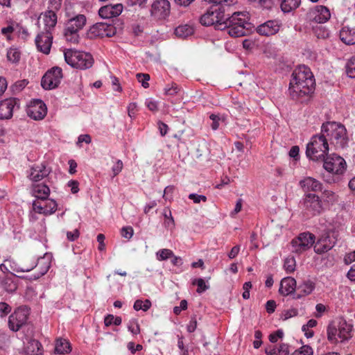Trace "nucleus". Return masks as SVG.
Segmentation results:
<instances>
[{
	"label": "nucleus",
	"mask_w": 355,
	"mask_h": 355,
	"mask_svg": "<svg viewBox=\"0 0 355 355\" xmlns=\"http://www.w3.org/2000/svg\"><path fill=\"white\" fill-rule=\"evenodd\" d=\"M315 82L311 69L302 65L296 68L289 83L288 93L292 99L303 102L315 91Z\"/></svg>",
	"instance_id": "nucleus-1"
},
{
	"label": "nucleus",
	"mask_w": 355,
	"mask_h": 355,
	"mask_svg": "<svg viewBox=\"0 0 355 355\" xmlns=\"http://www.w3.org/2000/svg\"><path fill=\"white\" fill-rule=\"evenodd\" d=\"M211 6L200 19L202 25L209 26L214 25L216 28L223 27L230 8L237 3V0H205Z\"/></svg>",
	"instance_id": "nucleus-2"
},
{
	"label": "nucleus",
	"mask_w": 355,
	"mask_h": 355,
	"mask_svg": "<svg viewBox=\"0 0 355 355\" xmlns=\"http://www.w3.org/2000/svg\"><path fill=\"white\" fill-rule=\"evenodd\" d=\"M250 18L247 12H234L227 13V17L224 21L223 27L219 26L220 30H226L227 33L234 37L245 35L248 33Z\"/></svg>",
	"instance_id": "nucleus-3"
},
{
	"label": "nucleus",
	"mask_w": 355,
	"mask_h": 355,
	"mask_svg": "<svg viewBox=\"0 0 355 355\" xmlns=\"http://www.w3.org/2000/svg\"><path fill=\"white\" fill-rule=\"evenodd\" d=\"M321 129L327 141L334 145L336 149H344L348 146L349 138L347 130L343 124L335 121H327L322 123Z\"/></svg>",
	"instance_id": "nucleus-4"
},
{
	"label": "nucleus",
	"mask_w": 355,
	"mask_h": 355,
	"mask_svg": "<svg viewBox=\"0 0 355 355\" xmlns=\"http://www.w3.org/2000/svg\"><path fill=\"white\" fill-rule=\"evenodd\" d=\"M322 160L324 162V168L329 173L327 175H323L324 181L329 184L341 181L347 168L345 160L336 154H331Z\"/></svg>",
	"instance_id": "nucleus-5"
},
{
	"label": "nucleus",
	"mask_w": 355,
	"mask_h": 355,
	"mask_svg": "<svg viewBox=\"0 0 355 355\" xmlns=\"http://www.w3.org/2000/svg\"><path fill=\"white\" fill-rule=\"evenodd\" d=\"M329 152L327 138L321 131L320 134L313 135L306 145V155L313 161L324 159Z\"/></svg>",
	"instance_id": "nucleus-6"
},
{
	"label": "nucleus",
	"mask_w": 355,
	"mask_h": 355,
	"mask_svg": "<svg viewBox=\"0 0 355 355\" xmlns=\"http://www.w3.org/2000/svg\"><path fill=\"white\" fill-rule=\"evenodd\" d=\"M352 324L347 322L343 318H340L337 322H334L328 325L327 329V339L331 343H337L338 338L340 342H344L352 336Z\"/></svg>",
	"instance_id": "nucleus-7"
},
{
	"label": "nucleus",
	"mask_w": 355,
	"mask_h": 355,
	"mask_svg": "<svg viewBox=\"0 0 355 355\" xmlns=\"http://www.w3.org/2000/svg\"><path fill=\"white\" fill-rule=\"evenodd\" d=\"M66 62L73 68L86 70L90 69L94 62L91 53L73 49H67L64 52Z\"/></svg>",
	"instance_id": "nucleus-8"
},
{
	"label": "nucleus",
	"mask_w": 355,
	"mask_h": 355,
	"mask_svg": "<svg viewBox=\"0 0 355 355\" xmlns=\"http://www.w3.org/2000/svg\"><path fill=\"white\" fill-rule=\"evenodd\" d=\"M322 201L320 197L311 193L305 194L300 202L302 212L307 218H311L322 213Z\"/></svg>",
	"instance_id": "nucleus-9"
},
{
	"label": "nucleus",
	"mask_w": 355,
	"mask_h": 355,
	"mask_svg": "<svg viewBox=\"0 0 355 355\" xmlns=\"http://www.w3.org/2000/svg\"><path fill=\"white\" fill-rule=\"evenodd\" d=\"M30 309L26 306H21L15 309L14 312L8 318V327L14 331H18L27 323Z\"/></svg>",
	"instance_id": "nucleus-10"
},
{
	"label": "nucleus",
	"mask_w": 355,
	"mask_h": 355,
	"mask_svg": "<svg viewBox=\"0 0 355 355\" xmlns=\"http://www.w3.org/2000/svg\"><path fill=\"white\" fill-rule=\"evenodd\" d=\"M62 78V70L60 67H54L47 71L42 78L41 85L45 89L57 87Z\"/></svg>",
	"instance_id": "nucleus-11"
},
{
	"label": "nucleus",
	"mask_w": 355,
	"mask_h": 355,
	"mask_svg": "<svg viewBox=\"0 0 355 355\" xmlns=\"http://www.w3.org/2000/svg\"><path fill=\"white\" fill-rule=\"evenodd\" d=\"M116 33V27L106 23H96L90 27L88 35L90 37H112Z\"/></svg>",
	"instance_id": "nucleus-12"
},
{
	"label": "nucleus",
	"mask_w": 355,
	"mask_h": 355,
	"mask_svg": "<svg viewBox=\"0 0 355 355\" xmlns=\"http://www.w3.org/2000/svg\"><path fill=\"white\" fill-rule=\"evenodd\" d=\"M47 114V107L45 103L40 99L31 101L27 108V114L31 119L38 121L43 119Z\"/></svg>",
	"instance_id": "nucleus-13"
},
{
	"label": "nucleus",
	"mask_w": 355,
	"mask_h": 355,
	"mask_svg": "<svg viewBox=\"0 0 355 355\" xmlns=\"http://www.w3.org/2000/svg\"><path fill=\"white\" fill-rule=\"evenodd\" d=\"M35 44L39 51L48 55L53 43V35L50 31H42L35 37Z\"/></svg>",
	"instance_id": "nucleus-14"
},
{
	"label": "nucleus",
	"mask_w": 355,
	"mask_h": 355,
	"mask_svg": "<svg viewBox=\"0 0 355 355\" xmlns=\"http://www.w3.org/2000/svg\"><path fill=\"white\" fill-rule=\"evenodd\" d=\"M58 208V204L53 199H48L45 203L42 205L40 200H35L32 203L33 211L35 213L49 216L54 214Z\"/></svg>",
	"instance_id": "nucleus-15"
},
{
	"label": "nucleus",
	"mask_w": 355,
	"mask_h": 355,
	"mask_svg": "<svg viewBox=\"0 0 355 355\" xmlns=\"http://www.w3.org/2000/svg\"><path fill=\"white\" fill-rule=\"evenodd\" d=\"M51 173V169L44 163L33 164L27 171V177L32 182L36 183L46 178Z\"/></svg>",
	"instance_id": "nucleus-16"
},
{
	"label": "nucleus",
	"mask_w": 355,
	"mask_h": 355,
	"mask_svg": "<svg viewBox=\"0 0 355 355\" xmlns=\"http://www.w3.org/2000/svg\"><path fill=\"white\" fill-rule=\"evenodd\" d=\"M336 239L329 232L322 234L314 245L315 253L321 254L330 250L335 245Z\"/></svg>",
	"instance_id": "nucleus-17"
},
{
	"label": "nucleus",
	"mask_w": 355,
	"mask_h": 355,
	"mask_svg": "<svg viewBox=\"0 0 355 355\" xmlns=\"http://www.w3.org/2000/svg\"><path fill=\"white\" fill-rule=\"evenodd\" d=\"M309 15L310 20L318 24L325 23L331 17L329 10L326 6L321 5L315 6Z\"/></svg>",
	"instance_id": "nucleus-18"
},
{
	"label": "nucleus",
	"mask_w": 355,
	"mask_h": 355,
	"mask_svg": "<svg viewBox=\"0 0 355 355\" xmlns=\"http://www.w3.org/2000/svg\"><path fill=\"white\" fill-rule=\"evenodd\" d=\"M170 12L171 4L168 0H156L151 7V14L159 19L166 18Z\"/></svg>",
	"instance_id": "nucleus-19"
},
{
	"label": "nucleus",
	"mask_w": 355,
	"mask_h": 355,
	"mask_svg": "<svg viewBox=\"0 0 355 355\" xmlns=\"http://www.w3.org/2000/svg\"><path fill=\"white\" fill-rule=\"evenodd\" d=\"M18 99L7 98L0 102V119H9L12 116L15 107H19Z\"/></svg>",
	"instance_id": "nucleus-20"
},
{
	"label": "nucleus",
	"mask_w": 355,
	"mask_h": 355,
	"mask_svg": "<svg viewBox=\"0 0 355 355\" xmlns=\"http://www.w3.org/2000/svg\"><path fill=\"white\" fill-rule=\"evenodd\" d=\"M123 9L121 3L108 4L102 6L98 10V15L103 19H111L119 16Z\"/></svg>",
	"instance_id": "nucleus-21"
},
{
	"label": "nucleus",
	"mask_w": 355,
	"mask_h": 355,
	"mask_svg": "<svg viewBox=\"0 0 355 355\" xmlns=\"http://www.w3.org/2000/svg\"><path fill=\"white\" fill-rule=\"evenodd\" d=\"M280 23L277 20H268L257 28V32L264 36H270L276 34L280 28Z\"/></svg>",
	"instance_id": "nucleus-22"
},
{
	"label": "nucleus",
	"mask_w": 355,
	"mask_h": 355,
	"mask_svg": "<svg viewBox=\"0 0 355 355\" xmlns=\"http://www.w3.org/2000/svg\"><path fill=\"white\" fill-rule=\"evenodd\" d=\"M315 288V284L311 279L304 280L301 284L297 286V291L293 295L294 299H300L306 297L314 291Z\"/></svg>",
	"instance_id": "nucleus-23"
},
{
	"label": "nucleus",
	"mask_w": 355,
	"mask_h": 355,
	"mask_svg": "<svg viewBox=\"0 0 355 355\" xmlns=\"http://www.w3.org/2000/svg\"><path fill=\"white\" fill-rule=\"evenodd\" d=\"M34 268H38L40 270L37 275H33V279H37L44 275L48 272L49 269L50 268V262L46 261L44 258H41L38 259L37 263L35 266H31V268L19 267L16 269V271L29 272Z\"/></svg>",
	"instance_id": "nucleus-24"
},
{
	"label": "nucleus",
	"mask_w": 355,
	"mask_h": 355,
	"mask_svg": "<svg viewBox=\"0 0 355 355\" xmlns=\"http://www.w3.org/2000/svg\"><path fill=\"white\" fill-rule=\"evenodd\" d=\"M50 189L45 184L34 183L31 186L32 196L36 198L35 200L45 201L49 199Z\"/></svg>",
	"instance_id": "nucleus-25"
},
{
	"label": "nucleus",
	"mask_w": 355,
	"mask_h": 355,
	"mask_svg": "<svg viewBox=\"0 0 355 355\" xmlns=\"http://www.w3.org/2000/svg\"><path fill=\"white\" fill-rule=\"evenodd\" d=\"M295 290H297V284L293 277H286L282 279L279 288L281 295L287 296L292 293L294 294Z\"/></svg>",
	"instance_id": "nucleus-26"
},
{
	"label": "nucleus",
	"mask_w": 355,
	"mask_h": 355,
	"mask_svg": "<svg viewBox=\"0 0 355 355\" xmlns=\"http://www.w3.org/2000/svg\"><path fill=\"white\" fill-rule=\"evenodd\" d=\"M40 17H42L44 31H50L52 33V31L54 29L58 21L56 12L53 10H47L41 13Z\"/></svg>",
	"instance_id": "nucleus-27"
},
{
	"label": "nucleus",
	"mask_w": 355,
	"mask_h": 355,
	"mask_svg": "<svg viewBox=\"0 0 355 355\" xmlns=\"http://www.w3.org/2000/svg\"><path fill=\"white\" fill-rule=\"evenodd\" d=\"M300 185L304 191H319L322 189V184L318 180L306 177L300 181Z\"/></svg>",
	"instance_id": "nucleus-28"
},
{
	"label": "nucleus",
	"mask_w": 355,
	"mask_h": 355,
	"mask_svg": "<svg viewBox=\"0 0 355 355\" xmlns=\"http://www.w3.org/2000/svg\"><path fill=\"white\" fill-rule=\"evenodd\" d=\"M86 17L84 15H77L74 17L69 19L66 23L65 27L71 30H74L75 32L79 33V31L83 28L86 24Z\"/></svg>",
	"instance_id": "nucleus-29"
},
{
	"label": "nucleus",
	"mask_w": 355,
	"mask_h": 355,
	"mask_svg": "<svg viewBox=\"0 0 355 355\" xmlns=\"http://www.w3.org/2000/svg\"><path fill=\"white\" fill-rule=\"evenodd\" d=\"M340 38L341 41L347 44H355V28L349 26H344L340 31Z\"/></svg>",
	"instance_id": "nucleus-30"
},
{
	"label": "nucleus",
	"mask_w": 355,
	"mask_h": 355,
	"mask_svg": "<svg viewBox=\"0 0 355 355\" xmlns=\"http://www.w3.org/2000/svg\"><path fill=\"white\" fill-rule=\"evenodd\" d=\"M0 286L7 292L12 293L17 290V286L14 282L12 275L3 274L0 276Z\"/></svg>",
	"instance_id": "nucleus-31"
},
{
	"label": "nucleus",
	"mask_w": 355,
	"mask_h": 355,
	"mask_svg": "<svg viewBox=\"0 0 355 355\" xmlns=\"http://www.w3.org/2000/svg\"><path fill=\"white\" fill-rule=\"evenodd\" d=\"M26 352L30 355H43V347L41 343L36 339H30Z\"/></svg>",
	"instance_id": "nucleus-32"
},
{
	"label": "nucleus",
	"mask_w": 355,
	"mask_h": 355,
	"mask_svg": "<svg viewBox=\"0 0 355 355\" xmlns=\"http://www.w3.org/2000/svg\"><path fill=\"white\" fill-rule=\"evenodd\" d=\"M55 353L58 354H68L71 351L70 343L62 338H57L55 343Z\"/></svg>",
	"instance_id": "nucleus-33"
},
{
	"label": "nucleus",
	"mask_w": 355,
	"mask_h": 355,
	"mask_svg": "<svg viewBox=\"0 0 355 355\" xmlns=\"http://www.w3.org/2000/svg\"><path fill=\"white\" fill-rule=\"evenodd\" d=\"M174 33L178 37L186 38L194 33V27L190 24L180 25L175 29Z\"/></svg>",
	"instance_id": "nucleus-34"
},
{
	"label": "nucleus",
	"mask_w": 355,
	"mask_h": 355,
	"mask_svg": "<svg viewBox=\"0 0 355 355\" xmlns=\"http://www.w3.org/2000/svg\"><path fill=\"white\" fill-rule=\"evenodd\" d=\"M301 0H282L281 8L284 12H290L296 9L300 5Z\"/></svg>",
	"instance_id": "nucleus-35"
},
{
	"label": "nucleus",
	"mask_w": 355,
	"mask_h": 355,
	"mask_svg": "<svg viewBox=\"0 0 355 355\" xmlns=\"http://www.w3.org/2000/svg\"><path fill=\"white\" fill-rule=\"evenodd\" d=\"M323 202L328 205H334L338 201V196L331 190H324L322 193Z\"/></svg>",
	"instance_id": "nucleus-36"
},
{
	"label": "nucleus",
	"mask_w": 355,
	"mask_h": 355,
	"mask_svg": "<svg viewBox=\"0 0 355 355\" xmlns=\"http://www.w3.org/2000/svg\"><path fill=\"white\" fill-rule=\"evenodd\" d=\"M291 248V251L297 254H301L309 250L306 245L303 243V241H301V239H300V236L292 240Z\"/></svg>",
	"instance_id": "nucleus-37"
},
{
	"label": "nucleus",
	"mask_w": 355,
	"mask_h": 355,
	"mask_svg": "<svg viewBox=\"0 0 355 355\" xmlns=\"http://www.w3.org/2000/svg\"><path fill=\"white\" fill-rule=\"evenodd\" d=\"M7 59L12 63H18L20 60L21 53L17 48L11 47L7 51Z\"/></svg>",
	"instance_id": "nucleus-38"
},
{
	"label": "nucleus",
	"mask_w": 355,
	"mask_h": 355,
	"mask_svg": "<svg viewBox=\"0 0 355 355\" xmlns=\"http://www.w3.org/2000/svg\"><path fill=\"white\" fill-rule=\"evenodd\" d=\"M163 215L165 218L164 226L171 230L173 229L175 227V221L168 207H166L164 209Z\"/></svg>",
	"instance_id": "nucleus-39"
},
{
	"label": "nucleus",
	"mask_w": 355,
	"mask_h": 355,
	"mask_svg": "<svg viewBox=\"0 0 355 355\" xmlns=\"http://www.w3.org/2000/svg\"><path fill=\"white\" fill-rule=\"evenodd\" d=\"M64 36L65 40L72 44H76L79 40V34L77 32H75L74 30H71L69 28H64Z\"/></svg>",
	"instance_id": "nucleus-40"
},
{
	"label": "nucleus",
	"mask_w": 355,
	"mask_h": 355,
	"mask_svg": "<svg viewBox=\"0 0 355 355\" xmlns=\"http://www.w3.org/2000/svg\"><path fill=\"white\" fill-rule=\"evenodd\" d=\"M300 239L308 249L311 248L315 242V236L309 232H303L299 234Z\"/></svg>",
	"instance_id": "nucleus-41"
},
{
	"label": "nucleus",
	"mask_w": 355,
	"mask_h": 355,
	"mask_svg": "<svg viewBox=\"0 0 355 355\" xmlns=\"http://www.w3.org/2000/svg\"><path fill=\"white\" fill-rule=\"evenodd\" d=\"M151 306V302L149 300L144 301L141 300H137L135 303L133 308L136 311L142 310L144 311H148Z\"/></svg>",
	"instance_id": "nucleus-42"
},
{
	"label": "nucleus",
	"mask_w": 355,
	"mask_h": 355,
	"mask_svg": "<svg viewBox=\"0 0 355 355\" xmlns=\"http://www.w3.org/2000/svg\"><path fill=\"white\" fill-rule=\"evenodd\" d=\"M173 252L170 249H161L156 252L157 259L159 261H166L173 257Z\"/></svg>",
	"instance_id": "nucleus-43"
},
{
	"label": "nucleus",
	"mask_w": 355,
	"mask_h": 355,
	"mask_svg": "<svg viewBox=\"0 0 355 355\" xmlns=\"http://www.w3.org/2000/svg\"><path fill=\"white\" fill-rule=\"evenodd\" d=\"M122 319L120 316H114L112 314L107 315L104 318V324L106 327L112 324L119 326L121 324Z\"/></svg>",
	"instance_id": "nucleus-44"
},
{
	"label": "nucleus",
	"mask_w": 355,
	"mask_h": 355,
	"mask_svg": "<svg viewBox=\"0 0 355 355\" xmlns=\"http://www.w3.org/2000/svg\"><path fill=\"white\" fill-rule=\"evenodd\" d=\"M295 259L293 257H288L285 259L284 268L287 273H292L295 270Z\"/></svg>",
	"instance_id": "nucleus-45"
},
{
	"label": "nucleus",
	"mask_w": 355,
	"mask_h": 355,
	"mask_svg": "<svg viewBox=\"0 0 355 355\" xmlns=\"http://www.w3.org/2000/svg\"><path fill=\"white\" fill-rule=\"evenodd\" d=\"M180 90V87L175 83L168 84L164 88V94L168 96H175Z\"/></svg>",
	"instance_id": "nucleus-46"
},
{
	"label": "nucleus",
	"mask_w": 355,
	"mask_h": 355,
	"mask_svg": "<svg viewBox=\"0 0 355 355\" xmlns=\"http://www.w3.org/2000/svg\"><path fill=\"white\" fill-rule=\"evenodd\" d=\"M346 73L349 78H355V56L351 58L346 64Z\"/></svg>",
	"instance_id": "nucleus-47"
},
{
	"label": "nucleus",
	"mask_w": 355,
	"mask_h": 355,
	"mask_svg": "<svg viewBox=\"0 0 355 355\" xmlns=\"http://www.w3.org/2000/svg\"><path fill=\"white\" fill-rule=\"evenodd\" d=\"M313 350L309 345H303L299 349L295 350L291 355H313Z\"/></svg>",
	"instance_id": "nucleus-48"
},
{
	"label": "nucleus",
	"mask_w": 355,
	"mask_h": 355,
	"mask_svg": "<svg viewBox=\"0 0 355 355\" xmlns=\"http://www.w3.org/2000/svg\"><path fill=\"white\" fill-rule=\"evenodd\" d=\"M193 285H197V293H202L209 288V286L206 285L205 280L202 278L196 279L193 281Z\"/></svg>",
	"instance_id": "nucleus-49"
},
{
	"label": "nucleus",
	"mask_w": 355,
	"mask_h": 355,
	"mask_svg": "<svg viewBox=\"0 0 355 355\" xmlns=\"http://www.w3.org/2000/svg\"><path fill=\"white\" fill-rule=\"evenodd\" d=\"M137 78L139 83H141V85L145 89L149 87L148 81L150 80V76L148 73H137Z\"/></svg>",
	"instance_id": "nucleus-50"
},
{
	"label": "nucleus",
	"mask_w": 355,
	"mask_h": 355,
	"mask_svg": "<svg viewBox=\"0 0 355 355\" xmlns=\"http://www.w3.org/2000/svg\"><path fill=\"white\" fill-rule=\"evenodd\" d=\"M12 311V307L5 302H0V316L5 318Z\"/></svg>",
	"instance_id": "nucleus-51"
},
{
	"label": "nucleus",
	"mask_w": 355,
	"mask_h": 355,
	"mask_svg": "<svg viewBox=\"0 0 355 355\" xmlns=\"http://www.w3.org/2000/svg\"><path fill=\"white\" fill-rule=\"evenodd\" d=\"M134 230L131 226L123 227L121 230V235L122 237L130 239L133 236Z\"/></svg>",
	"instance_id": "nucleus-52"
},
{
	"label": "nucleus",
	"mask_w": 355,
	"mask_h": 355,
	"mask_svg": "<svg viewBox=\"0 0 355 355\" xmlns=\"http://www.w3.org/2000/svg\"><path fill=\"white\" fill-rule=\"evenodd\" d=\"M128 329L133 335L140 334V327L137 320L130 321Z\"/></svg>",
	"instance_id": "nucleus-53"
},
{
	"label": "nucleus",
	"mask_w": 355,
	"mask_h": 355,
	"mask_svg": "<svg viewBox=\"0 0 355 355\" xmlns=\"http://www.w3.org/2000/svg\"><path fill=\"white\" fill-rule=\"evenodd\" d=\"M298 310L295 308H291L290 309L286 310L282 313V318L286 320L291 318L295 317L297 315Z\"/></svg>",
	"instance_id": "nucleus-54"
},
{
	"label": "nucleus",
	"mask_w": 355,
	"mask_h": 355,
	"mask_svg": "<svg viewBox=\"0 0 355 355\" xmlns=\"http://www.w3.org/2000/svg\"><path fill=\"white\" fill-rule=\"evenodd\" d=\"M123 167V162L121 159H118L113 166L112 167V171L113 173V177L116 176L118 174L121 173Z\"/></svg>",
	"instance_id": "nucleus-55"
},
{
	"label": "nucleus",
	"mask_w": 355,
	"mask_h": 355,
	"mask_svg": "<svg viewBox=\"0 0 355 355\" xmlns=\"http://www.w3.org/2000/svg\"><path fill=\"white\" fill-rule=\"evenodd\" d=\"M175 187L174 186L169 185L167 186L164 191L163 198L166 200L171 201L173 199V193L174 191Z\"/></svg>",
	"instance_id": "nucleus-56"
},
{
	"label": "nucleus",
	"mask_w": 355,
	"mask_h": 355,
	"mask_svg": "<svg viewBox=\"0 0 355 355\" xmlns=\"http://www.w3.org/2000/svg\"><path fill=\"white\" fill-rule=\"evenodd\" d=\"M187 301L186 300H181L180 306H176L173 308L174 314H175L176 315H180L182 311L187 309Z\"/></svg>",
	"instance_id": "nucleus-57"
},
{
	"label": "nucleus",
	"mask_w": 355,
	"mask_h": 355,
	"mask_svg": "<svg viewBox=\"0 0 355 355\" xmlns=\"http://www.w3.org/2000/svg\"><path fill=\"white\" fill-rule=\"evenodd\" d=\"M62 0H49L48 10H53L55 12L59 10L62 6Z\"/></svg>",
	"instance_id": "nucleus-58"
},
{
	"label": "nucleus",
	"mask_w": 355,
	"mask_h": 355,
	"mask_svg": "<svg viewBox=\"0 0 355 355\" xmlns=\"http://www.w3.org/2000/svg\"><path fill=\"white\" fill-rule=\"evenodd\" d=\"M198 326L196 316L193 315L191 318L189 324L187 326V330L189 333H193L196 331Z\"/></svg>",
	"instance_id": "nucleus-59"
},
{
	"label": "nucleus",
	"mask_w": 355,
	"mask_h": 355,
	"mask_svg": "<svg viewBox=\"0 0 355 355\" xmlns=\"http://www.w3.org/2000/svg\"><path fill=\"white\" fill-rule=\"evenodd\" d=\"M189 198L192 200L194 203H200L201 201L206 202L207 197L204 195H198L197 193H190Z\"/></svg>",
	"instance_id": "nucleus-60"
},
{
	"label": "nucleus",
	"mask_w": 355,
	"mask_h": 355,
	"mask_svg": "<svg viewBox=\"0 0 355 355\" xmlns=\"http://www.w3.org/2000/svg\"><path fill=\"white\" fill-rule=\"evenodd\" d=\"M85 142L86 144H90L92 142L91 136L88 134L80 135L78 137V141L76 142V145L79 147H81V144Z\"/></svg>",
	"instance_id": "nucleus-61"
},
{
	"label": "nucleus",
	"mask_w": 355,
	"mask_h": 355,
	"mask_svg": "<svg viewBox=\"0 0 355 355\" xmlns=\"http://www.w3.org/2000/svg\"><path fill=\"white\" fill-rule=\"evenodd\" d=\"M137 112V105L136 103H130L128 106V114L131 119H134Z\"/></svg>",
	"instance_id": "nucleus-62"
},
{
	"label": "nucleus",
	"mask_w": 355,
	"mask_h": 355,
	"mask_svg": "<svg viewBox=\"0 0 355 355\" xmlns=\"http://www.w3.org/2000/svg\"><path fill=\"white\" fill-rule=\"evenodd\" d=\"M283 336H284L283 331L281 329H279V330L276 331L275 332L270 334L269 340L271 343H275L277 342L279 338H282Z\"/></svg>",
	"instance_id": "nucleus-63"
},
{
	"label": "nucleus",
	"mask_w": 355,
	"mask_h": 355,
	"mask_svg": "<svg viewBox=\"0 0 355 355\" xmlns=\"http://www.w3.org/2000/svg\"><path fill=\"white\" fill-rule=\"evenodd\" d=\"M289 347L287 344L282 343L277 348V355H288Z\"/></svg>",
	"instance_id": "nucleus-64"
}]
</instances>
